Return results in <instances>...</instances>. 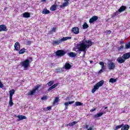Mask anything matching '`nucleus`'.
Here are the masks:
<instances>
[{
	"label": "nucleus",
	"mask_w": 130,
	"mask_h": 130,
	"mask_svg": "<svg viewBox=\"0 0 130 130\" xmlns=\"http://www.w3.org/2000/svg\"><path fill=\"white\" fill-rule=\"evenodd\" d=\"M90 63H93V61L90 60Z\"/></svg>",
	"instance_id": "603ef678"
},
{
	"label": "nucleus",
	"mask_w": 130,
	"mask_h": 130,
	"mask_svg": "<svg viewBox=\"0 0 130 130\" xmlns=\"http://www.w3.org/2000/svg\"><path fill=\"white\" fill-rule=\"evenodd\" d=\"M51 11H55L56 10V6L55 5H53L52 7L50 8Z\"/></svg>",
	"instance_id": "f704fd0d"
},
{
	"label": "nucleus",
	"mask_w": 130,
	"mask_h": 130,
	"mask_svg": "<svg viewBox=\"0 0 130 130\" xmlns=\"http://www.w3.org/2000/svg\"><path fill=\"white\" fill-rule=\"evenodd\" d=\"M25 51H26V49L23 48L20 50H19V54H23V53H24L25 52Z\"/></svg>",
	"instance_id": "c85d7f7f"
},
{
	"label": "nucleus",
	"mask_w": 130,
	"mask_h": 130,
	"mask_svg": "<svg viewBox=\"0 0 130 130\" xmlns=\"http://www.w3.org/2000/svg\"><path fill=\"white\" fill-rule=\"evenodd\" d=\"M17 118H19V120H23V119H26V117L25 116L23 115H18L16 116Z\"/></svg>",
	"instance_id": "aec40b11"
},
{
	"label": "nucleus",
	"mask_w": 130,
	"mask_h": 130,
	"mask_svg": "<svg viewBox=\"0 0 130 130\" xmlns=\"http://www.w3.org/2000/svg\"><path fill=\"white\" fill-rule=\"evenodd\" d=\"M122 57L125 60H126V59H128L130 57V52L128 53H126L124 54Z\"/></svg>",
	"instance_id": "9d476101"
},
{
	"label": "nucleus",
	"mask_w": 130,
	"mask_h": 130,
	"mask_svg": "<svg viewBox=\"0 0 130 130\" xmlns=\"http://www.w3.org/2000/svg\"><path fill=\"white\" fill-rule=\"evenodd\" d=\"M108 70L110 71H113L116 68L115 63L113 62H110L108 63Z\"/></svg>",
	"instance_id": "20e7f679"
},
{
	"label": "nucleus",
	"mask_w": 130,
	"mask_h": 130,
	"mask_svg": "<svg viewBox=\"0 0 130 130\" xmlns=\"http://www.w3.org/2000/svg\"><path fill=\"white\" fill-rule=\"evenodd\" d=\"M4 87V84H3V82L0 80V88H3Z\"/></svg>",
	"instance_id": "a18cd8bd"
},
{
	"label": "nucleus",
	"mask_w": 130,
	"mask_h": 130,
	"mask_svg": "<svg viewBox=\"0 0 130 130\" xmlns=\"http://www.w3.org/2000/svg\"><path fill=\"white\" fill-rule=\"evenodd\" d=\"M70 0H64L65 2H69Z\"/></svg>",
	"instance_id": "864d4df0"
},
{
	"label": "nucleus",
	"mask_w": 130,
	"mask_h": 130,
	"mask_svg": "<svg viewBox=\"0 0 130 130\" xmlns=\"http://www.w3.org/2000/svg\"><path fill=\"white\" fill-rule=\"evenodd\" d=\"M56 30V28L53 27V28L52 29V30L50 31L51 34H52V33H53V32H55Z\"/></svg>",
	"instance_id": "79ce46f5"
},
{
	"label": "nucleus",
	"mask_w": 130,
	"mask_h": 130,
	"mask_svg": "<svg viewBox=\"0 0 130 130\" xmlns=\"http://www.w3.org/2000/svg\"><path fill=\"white\" fill-rule=\"evenodd\" d=\"M72 68V65H71V64L67 62L64 67L62 68V70H71V69Z\"/></svg>",
	"instance_id": "6e6552de"
},
{
	"label": "nucleus",
	"mask_w": 130,
	"mask_h": 130,
	"mask_svg": "<svg viewBox=\"0 0 130 130\" xmlns=\"http://www.w3.org/2000/svg\"><path fill=\"white\" fill-rule=\"evenodd\" d=\"M66 54V52L63 50H59L56 52V55L57 56H59V57H61V56H63Z\"/></svg>",
	"instance_id": "423d86ee"
},
{
	"label": "nucleus",
	"mask_w": 130,
	"mask_h": 130,
	"mask_svg": "<svg viewBox=\"0 0 130 130\" xmlns=\"http://www.w3.org/2000/svg\"><path fill=\"white\" fill-rule=\"evenodd\" d=\"M87 130H89V129H87Z\"/></svg>",
	"instance_id": "6e6d98bb"
},
{
	"label": "nucleus",
	"mask_w": 130,
	"mask_h": 130,
	"mask_svg": "<svg viewBox=\"0 0 130 130\" xmlns=\"http://www.w3.org/2000/svg\"><path fill=\"white\" fill-rule=\"evenodd\" d=\"M103 114H104L103 112L99 113L96 115H95L93 116V117L94 118H97L98 117H100L101 116H102Z\"/></svg>",
	"instance_id": "393cba45"
},
{
	"label": "nucleus",
	"mask_w": 130,
	"mask_h": 130,
	"mask_svg": "<svg viewBox=\"0 0 130 130\" xmlns=\"http://www.w3.org/2000/svg\"><path fill=\"white\" fill-rule=\"evenodd\" d=\"M124 48V47L123 46H120V47L117 48V49L118 51H121L122 50H123Z\"/></svg>",
	"instance_id": "72a5a7b5"
},
{
	"label": "nucleus",
	"mask_w": 130,
	"mask_h": 130,
	"mask_svg": "<svg viewBox=\"0 0 130 130\" xmlns=\"http://www.w3.org/2000/svg\"><path fill=\"white\" fill-rule=\"evenodd\" d=\"M32 44V41H28L26 42V45H30Z\"/></svg>",
	"instance_id": "49530a36"
},
{
	"label": "nucleus",
	"mask_w": 130,
	"mask_h": 130,
	"mask_svg": "<svg viewBox=\"0 0 130 130\" xmlns=\"http://www.w3.org/2000/svg\"><path fill=\"white\" fill-rule=\"evenodd\" d=\"M53 83H54V81H50L48 83V85L49 86V87H50V86H51L52 84H53Z\"/></svg>",
	"instance_id": "58836bf2"
},
{
	"label": "nucleus",
	"mask_w": 130,
	"mask_h": 130,
	"mask_svg": "<svg viewBox=\"0 0 130 130\" xmlns=\"http://www.w3.org/2000/svg\"><path fill=\"white\" fill-rule=\"evenodd\" d=\"M59 43H61L60 40H57L56 41H53L52 42L53 45H58Z\"/></svg>",
	"instance_id": "a211bd4d"
},
{
	"label": "nucleus",
	"mask_w": 130,
	"mask_h": 130,
	"mask_svg": "<svg viewBox=\"0 0 130 130\" xmlns=\"http://www.w3.org/2000/svg\"><path fill=\"white\" fill-rule=\"evenodd\" d=\"M71 32L74 34H79L80 33V29L78 27H73L71 29Z\"/></svg>",
	"instance_id": "0eeeda50"
},
{
	"label": "nucleus",
	"mask_w": 130,
	"mask_h": 130,
	"mask_svg": "<svg viewBox=\"0 0 130 130\" xmlns=\"http://www.w3.org/2000/svg\"><path fill=\"white\" fill-rule=\"evenodd\" d=\"M39 88H40V85H38L37 86H36L35 87V88L32 90L30 91L28 93V95H29V96H31V95H34V94H35L36 91H37V90H38L39 89Z\"/></svg>",
	"instance_id": "39448f33"
},
{
	"label": "nucleus",
	"mask_w": 130,
	"mask_h": 130,
	"mask_svg": "<svg viewBox=\"0 0 130 130\" xmlns=\"http://www.w3.org/2000/svg\"><path fill=\"white\" fill-rule=\"evenodd\" d=\"M83 29H87V28H89V25L87 23L85 22L84 24L83 25Z\"/></svg>",
	"instance_id": "473e14b6"
},
{
	"label": "nucleus",
	"mask_w": 130,
	"mask_h": 130,
	"mask_svg": "<svg viewBox=\"0 0 130 130\" xmlns=\"http://www.w3.org/2000/svg\"><path fill=\"white\" fill-rule=\"evenodd\" d=\"M58 102V97H56L54 100V104H56V103H57Z\"/></svg>",
	"instance_id": "ea45409f"
},
{
	"label": "nucleus",
	"mask_w": 130,
	"mask_h": 130,
	"mask_svg": "<svg viewBox=\"0 0 130 130\" xmlns=\"http://www.w3.org/2000/svg\"><path fill=\"white\" fill-rule=\"evenodd\" d=\"M72 38L71 37H63V38L61 39L60 40L61 42H62L63 41H67V40H69V39H71Z\"/></svg>",
	"instance_id": "cd10ccee"
},
{
	"label": "nucleus",
	"mask_w": 130,
	"mask_h": 130,
	"mask_svg": "<svg viewBox=\"0 0 130 130\" xmlns=\"http://www.w3.org/2000/svg\"><path fill=\"white\" fill-rule=\"evenodd\" d=\"M10 98H13V95L15 94V90L11 89L9 91Z\"/></svg>",
	"instance_id": "412c9836"
},
{
	"label": "nucleus",
	"mask_w": 130,
	"mask_h": 130,
	"mask_svg": "<svg viewBox=\"0 0 130 130\" xmlns=\"http://www.w3.org/2000/svg\"><path fill=\"white\" fill-rule=\"evenodd\" d=\"M14 103H13V98H10L9 105L10 106H13Z\"/></svg>",
	"instance_id": "2f4dec72"
},
{
	"label": "nucleus",
	"mask_w": 130,
	"mask_h": 130,
	"mask_svg": "<svg viewBox=\"0 0 130 130\" xmlns=\"http://www.w3.org/2000/svg\"><path fill=\"white\" fill-rule=\"evenodd\" d=\"M78 123V122L77 121H74L71 123H69V124H66V126H74V125H75V124H77Z\"/></svg>",
	"instance_id": "6ab92c4d"
},
{
	"label": "nucleus",
	"mask_w": 130,
	"mask_h": 130,
	"mask_svg": "<svg viewBox=\"0 0 130 130\" xmlns=\"http://www.w3.org/2000/svg\"><path fill=\"white\" fill-rule=\"evenodd\" d=\"M46 1L47 0H41L42 3H46Z\"/></svg>",
	"instance_id": "8fccbe9b"
},
{
	"label": "nucleus",
	"mask_w": 130,
	"mask_h": 130,
	"mask_svg": "<svg viewBox=\"0 0 130 130\" xmlns=\"http://www.w3.org/2000/svg\"><path fill=\"white\" fill-rule=\"evenodd\" d=\"M103 84H104V81L102 80L96 83L94 86L93 89L91 90L92 93H95L96 90H98L100 87H102L103 86Z\"/></svg>",
	"instance_id": "f03ea898"
},
{
	"label": "nucleus",
	"mask_w": 130,
	"mask_h": 130,
	"mask_svg": "<svg viewBox=\"0 0 130 130\" xmlns=\"http://www.w3.org/2000/svg\"><path fill=\"white\" fill-rule=\"evenodd\" d=\"M83 105V103L80 102H75V104L74 105V107H77V106H82Z\"/></svg>",
	"instance_id": "4be33fe9"
},
{
	"label": "nucleus",
	"mask_w": 130,
	"mask_h": 130,
	"mask_svg": "<svg viewBox=\"0 0 130 130\" xmlns=\"http://www.w3.org/2000/svg\"><path fill=\"white\" fill-rule=\"evenodd\" d=\"M43 109L44 111H48V110H51V107L49 106L46 108H43Z\"/></svg>",
	"instance_id": "7c9ffc66"
},
{
	"label": "nucleus",
	"mask_w": 130,
	"mask_h": 130,
	"mask_svg": "<svg viewBox=\"0 0 130 130\" xmlns=\"http://www.w3.org/2000/svg\"><path fill=\"white\" fill-rule=\"evenodd\" d=\"M96 110V108L92 109L90 110V112H93V111H95Z\"/></svg>",
	"instance_id": "de8ad7c7"
},
{
	"label": "nucleus",
	"mask_w": 130,
	"mask_h": 130,
	"mask_svg": "<svg viewBox=\"0 0 130 130\" xmlns=\"http://www.w3.org/2000/svg\"><path fill=\"white\" fill-rule=\"evenodd\" d=\"M88 127H89V125H86V126H85V128H86V129H88Z\"/></svg>",
	"instance_id": "3c124183"
},
{
	"label": "nucleus",
	"mask_w": 130,
	"mask_h": 130,
	"mask_svg": "<svg viewBox=\"0 0 130 130\" xmlns=\"http://www.w3.org/2000/svg\"><path fill=\"white\" fill-rule=\"evenodd\" d=\"M105 109H107V107H106L105 108Z\"/></svg>",
	"instance_id": "5fc2aeb1"
},
{
	"label": "nucleus",
	"mask_w": 130,
	"mask_h": 130,
	"mask_svg": "<svg viewBox=\"0 0 130 130\" xmlns=\"http://www.w3.org/2000/svg\"><path fill=\"white\" fill-rule=\"evenodd\" d=\"M105 33L107 35H110V34H111V31L110 30H108L105 32Z\"/></svg>",
	"instance_id": "37998d69"
},
{
	"label": "nucleus",
	"mask_w": 130,
	"mask_h": 130,
	"mask_svg": "<svg viewBox=\"0 0 130 130\" xmlns=\"http://www.w3.org/2000/svg\"><path fill=\"white\" fill-rule=\"evenodd\" d=\"M14 47L15 48V50L17 51L20 50V43L19 42H16L14 45Z\"/></svg>",
	"instance_id": "4468645a"
},
{
	"label": "nucleus",
	"mask_w": 130,
	"mask_h": 130,
	"mask_svg": "<svg viewBox=\"0 0 130 130\" xmlns=\"http://www.w3.org/2000/svg\"><path fill=\"white\" fill-rule=\"evenodd\" d=\"M68 5H69V2L66 1L61 6V8H63L64 7H67Z\"/></svg>",
	"instance_id": "c756f323"
},
{
	"label": "nucleus",
	"mask_w": 130,
	"mask_h": 130,
	"mask_svg": "<svg viewBox=\"0 0 130 130\" xmlns=\"http://www.w3.org/2000/svg\"><path fill=\"white\" fill-rule=\"evenodd\" d=\"M73 103H75V101H72V102L64 103V105H65L64 110H67V109H68V107H69V105H70L71 104H73Z\"/></svg>",
	"instance_id": "9b49d317"
},
{
	"label": "nucleus",
	"mask_w": 130,
	"mask_h": 130,
	"mask_svg": "<svg viewBox=\"0 0 130 130\" xmlns=\"http://www.w3.org/2000/svg\"><path fill=\"white\" fill-rule=\"evenodd\" d=\"M100 66H101V70L99 71V73H103V71L105 70V67L104 66V62H100L99 63Z\"/></svg>",
	"instance_id": "ddd939ff"
},
{
	"label": "nucleus",
	"mask_w": 130,
	"mask_h": 130,
	"mask_svg": "<svg viewBox=\"0 0 130 130\" xmlns=\"http://www.w3.org/2000/svg\"><path fill=\"white\" fill-rule=\"evenodd\" d=\"M126 9V7L124 6H122L118 10V12L119 13H122V12H124L125 11V9Z\"/></svg>",
	"instance_id": "2eb2a0df"
},
{
	"label": "nucleus",
	"mask_w": 130,
	"mask_h": 130,
	"mask_svg": "<svg viewBox=\"0 0 130 130\" xmlns=\"http://www.w3.org/2000/svg\"><path fill=\"white\" fill-rule=\"evenodd\" d=\"M58 85V83H56V84H54L53 85L51 86L50 88H49V89H48V91H51V90H52V89H54V88H55V87H57Z\"/></svg>",
	"instance_id": "b1692460"
},
{
	"label": "nucleus",
	"mask_w": 130,
	"mask_h": 130,
	"mask_svg": "<svg viewBox=\"0 0 130 130\" xmlns=\"http://www.w3.org/2000/svg\"><path fill=\"white\" fill-rule=\"evenodd\" d=\"M42 100H47V96H44L41 98Z\"/></svg>",
	"instance_id": "c03bdc74"
},
{
	"label": "nucleus",
	"mask_w": 130,
	"mask_h": 130,
	"mask_svg": "<svg viewBox=\"0 0 130 130\" xmlns=\"http://www.w3.org/2000/svg\"><path fill=\"white\" fill-rule=\"evenodd\" d=\"M94 127H90L88 129L89 130H93Z\"/></svg>",
	"instance_id": "09e8293b"
},
{
	"label": "nucleus",
	"mask_w": 130,
	"mask_h": 130,
	"mask_svg": "<svg viewBox=\"0 0 130 130\" xmlns=\"http://www.w3.org/2000/svg\"><path fill=\"white\" fill-rule=\"evenodd\" d=\"M128 128H129V125L125 124L122 126L121 130H128Z\"/></svg>",
	"instance_id": "a878e982"
},
{
	"label": "nucleus",
	"mask_w": 130,
	"mask_h": 130,
	"mask_svg": "<svg viewBox=\"0 0 130 130\" xmlns=\"http://www.w3.org/2000/svg\"><path fill=\"white\" fill-rule=\"evenodd\" d=\"M123 125V124L117 125V126H116L115 129H119V128H121V127H122Z\"/></svg>",
	"instance_id": "a19ab883"
},
{
	"label": "nucleus",
	"mask_w": 130,
	"mask_h": 130,
	"mask_svg": "<svg viewBox=\"0 0 130 130\" xmlns=\"http://www.w3.org/2000/svg\"><path fill=\"white\" fill-rule=\"evenodd\" d=\"M120 13V12H119V11H118V10L114 13V14L113 15V17H116V16H118V15H119Z\"/></svg>",
	"instance_id": "c9c22d12"
},
{
	"label": "nucleus",
	"mask_w": 130,
	"mask_h": 130,
	"mask_svg": "<svg viewBox=\"0 0 130 130\" xmlns=\"http://www.w3.org/2000/svg\"><path fill=\"white\" fill-rule=\"evenodd\" d=\"M117 61H118V62H119V63H123V62L125 61V60L124 59V58H123L122 57H119L117 59Z\"/></svg>",
	"instance_id": "f8f14e48"
},
{
	"label": "nucleus",
	"mask_w": 130,
	"mask_h": 130,
	"mask_svg": "<svg viewBox=\"0 0 130 130\" xmlns=\"http://www.w3.org/2000/svg\"><path fill=\"white\" fill-rule=\"evenodd\" d=\"M116 82V79L114 78H111L109 80L110 83H115Z\"/></svg>",
	"instance_id": "e433bc0d"
},
{
	"label": "nucleus",
	"mask_w": 130,
	"mask_h": 130,
	"mask_svg": "<svg viewBox=\"0 0 130 130\" xmlns=\"http://www.w3.org/2000/svg\"><path fill=\"white\" fill-rule=\"evenodd\" d=\"M68 55H69V56H70L71 57H75V56H76V55H77V54H76L75 53H74L73 52H71L68 53Z\"/></svg>",
	"instance_id": "5701e85b"
},
{
	"label": "nucleus",
	"mask_w": 130,
	"mask_h": 130,
	"mask_svg": "<svg viewBox=\"0 0 130 130\" xmlns=\"http://www.w3.org/2000/svg\"><path fill=\"white\" fill-rule=\"evenodd\" d=\"M50 12L49 10L47 9H43V11L42 12V14L47 15V14H49Z\"/></svg>",
	"instance_id": "bb28decb"
},
{
	"label": "nucleus",
	"mask_w": 130,
	"mask_h": 130,
	"mask_svg": "<svg viewBox=\"0 0 130 130\" xmlns=\"http://www.w3.org/2000/svg\"><path fill=\"white\" fill-rule=\"evenodd\" d=\"M92 45H93V42L91 41L83 40L74 47L73 51H75V52H79V53H81V51H82L83 53L82 57H85L86 51L90 47V46H92Z\"/></svg>",
	"instance_id": "f257e3e1"
},
{
	"label": "nucleus",
	"mask_w": 130,
	"mask_h": 130,
	"mask_svg": "<svg viewBox=\"0 0 130 130\" xmlns=\"http://www.w3.org/2000/svg\"><path fill=\"white\" fill-rule=\"evenodd\" d=\"M23 18H30L31 14L29 12H25L23 14Z\"/></svg>",
	"instance_id": "dca6fc26"
},
{
	"label": "nucleus",
	"mask_w": 130,
	"mask_h": 130,
	"mask_svg": "<svg viewBox=\"0 0 130 130\" xmlns=\"http://www.w3.org/2000/svg\"><path fill=\"white\" fill-rule=\"evenodd\" d=\"M20 64L24 69H27L30 66V61L29 59H26L20 63Z\"/></svg>",
	"instance_id": "7ed1b4c3"
},
{
	"label": "nucleus",
	"mask_w": 130,
	"mask_h": 130,
	"mask_svg": "<svg viewBox=\"0 0 130 130\" xmlns=\"http://www.w3.org/2000/svg\"><path fill=\"white\" fill-rule=\"evenodd\" d=\"M2 31H7V26L5 25H0V32Z\"/></svg>",
	"instance_id": "f3484780"
},
{
	"label": "nucleus",
	"mask_w": 130,
	"mask_h": 130,
	"mask_svg": "<svg viewBox=\"0 0 130 130\" xmlns=\"http://www.w3.org/2000/svg\"><path fill=\"white\" fill-rule=\"evenodd\" d=\"M126 49H128L130 48V42L128 43L127 44H126L125 45Z\"/></svg>",
	"instance_id": "4c0bfd02"
},
{
	"label": "nucleus",
	"mask_w": 130,
	"mask_h": 130,
	"mask_svg": "<svg viewBox=\"0 0 130 130\" xmlns=\"http://www.w3.org/2000/svg\"><path fill=\"white\" fill-rule=\"evenodd\" d=\"M98 20V16H92L89 20V23L92 24L93 22H95Z\"/></svg>",
	"instance_id": "1a4fd4ad"
}]
</instances>
